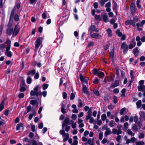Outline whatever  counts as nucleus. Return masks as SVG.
Instances as JSON below:
<instances>
[{
  "instance_id": "25",
  "label": "nucleus",
  "mask_w": 145,
  "mask_h": 145,
  "mask_svg": "<svg viewBox=\"0 0 145 145\" xmlns=\"http://www.w3.org/2000/svg\"><path fill=\"white\" fill-rule=\"evenodd\" d=\"M103 20L105 22H107L108 21V16L106 14H105L103 15Z\"/></svg>"
},
{
  "instance_id": "26",
  "label": "nucleus",
  "mask_w": 145,
  "mask_h": 145,
  "mask_svg": "<svg viewBox=\"0 0 145 145\" xmlns=\"http://www.w3.org/2000/svg\"><path fill=\"white\" fill-rule=\"evenodd\" d=\"M5 55H7L8 57H11L12 55V54L10 51L5 52Z\"/></svg>"
},
{
  "instance_id": "33",
  "label": "nucleus",
  "mask_w": 145,
  "mask_h": 145,
  "mask_svg": "<svg viewBox=\"0 0 145 145\" xmlns=\"http://www.w3.org/2000/svg\"><path fill=\"white\" fill-rule=\"evenodd\" d=\"M128 123L127 122L125 123L123 125V130L125 131L127 129H128Z\"/></svg>"
},
{
  "instance_id": "30",
  "label": "nucleus",
  "mask_w": 145,
  "mask_h": 145,
  "mask_svg": "<svg viewBox=\"0 0 145 145\" xmlns=\"http://www.w3.org/2000/svg\"><path fill=\"white\" fill-rule=\"evenodd\" d=\"M136 104L137 105V108H139L142 105L141 100H139L137 102Z\"/></svg>"
},
{
  "instance_id": "39",
  "label": "nucleus",
  "mask_w": 145,
  "mask_h": 145,
  "mask_svg": "<svg viewBox=\"0 0 145 145\" xmlns=\"http://www.w3.org/2000/svg\"><path fill=\"white\" fill-rule=\"evenodd\" d=\"M116 33L119 37L121 36L122 35V33L120 31V30L119 29H117L116 31Z\"/></svg>"
},
{
  "instance_id": "14",
  "label": "nucleus",
  "mask_w": 145,
  "mask_h": 145,
  "mask_svg": "<svg viewBox=\"0 0 145 145\" xmlns=\"http://www.w3.org/2000/svg\"><path fill=\"white\" fill-rule=\"evenodd\" d=\"M78 123L79 124V127L82 128L84 126L83 123V120L82 119H78Z\"/></svg>"
},
{
  "instance_id": "62",
  "label": "nucleus",
  "mask_w": 145,
  "mask_h": 145,
  "mask_svg": "<svg viewBox=\"0 0 145 145\" xmlns=\"http://www.w3.org/2000/svg\"><path fill=\"white\" fill-rule=\"evenodd\" d=\"M121 138V135H118L117 137L116 138V140L118 142H120V140Z\"/></svg>"
},
{
  "instance_id": "46",
  "label": "nucleus",
  "mask_w": 145,
  "mask_h": 145,
  "mask_svg": "<svg viewBox=\"0 0 145 145\" xmlns=\"http://www.w3.org/2000/svg\"><path fill=\"white\" fill-rule=\"evenodd\" d=\"M113 102L114 103H116L118 102V99L117 97L114 96L113 97Z\"/></svg>"
},
{
  "instance_id": "59",
  "label": "nucleus",
  "mask_w": 145,
  "mask_h": 145,
  "mask_svg": "<svg viewBox=\"0 0 145 145\" xmlns=\"http://www.w3.org/2000/svg\"><path fill=\"white\" fill-rule=\"evenodd\" d=\"M24 96V95L23 93H20L18 95V97L20 99L23 98Z\"/></svg>"
},
{
  "instance_id": "17",
  "label": "nucleus",
  "mask_w": 145,
  "mask_h": 145,
  "mask_svg": "<svg viewBox=\"0 0 145 145\" xmlns=\"http://www.w3.org/2000/svg\"><path fill=\"white\" fill-rule=\"evenodd\" d=\"M82 90L85 94H86L87 95H89V93L87 90L86 86L85 85H83L82 86Z\"/></svg>"
},
{
  "instance_id": "13",
  "label": "nucleus",
  "mask_w": 145,
  "mask_h": 145,
  "mask_svg": "<svg viewBox=\"0 0 145 145\" xmlns=\"http://www.w3.org/2000/svg\"><path fill=\"white\" fill-rule=\"evenodd\" d=\"M136 46V42L134 40H133L128 46V49H131L134 47Z\"/></svg>"
},
{
  "instance_id": "44",
  "label": "nucleus",
  "mask_w": 145,
  "mask_h": 145,
  "mask_svg": "<svg viewBox=\"0 0 145 145\" xmlns=\"http://www.w3.org/2000/svg\"><path fill=\"white\" fill-rule=\"evenodd\" d=\"M108 1V0H101L100 1L101 5L103 6L105 4V3Z\"/></svg>"
},
{
  "instance_id": "2",
  "label": "nucleus",
  "mask_w": 145,
  "mask_h": 145,
  "mask_svg": "<svg viewBox=\"0 0 145 145\" xmlns=\"http://www.w3.org/2000/svg\"><path fill=\"white\" fill-rule=\"evenodd\" d=\"M144 80H141L139 81L138 84L140 85L137 86V88L138 91H144L143 95L145 96V86L144 85Z\"/></svg>"
},
{
  "instance_id": "55",
  "label": "nucleus",
  "mask_w": 145,
  "mask_h": 145,
  "mask_svg": "<svg viewBox=\"0 0 145 145\" xmlns=\"http://www.w3.org/2000/svg\"><path fill=\"white\" fill-rule=\"evenodd\" d=\"M62 95L64 99H66L67 98V94L65 92H63V93Z\"/></svg>"
},
{
  "instance_id": "35",
  "label": "nucleus",
  "mask_w": 145,
  "mask_h": 145,
  "mask_svg": "<svg viewBox=\"0 0 145 145\" xmlns=\"http://www.w3.org/2000/svg\"><path fill=\"white\" fill-rule=\"evenodd\" d=\"M127 47H128V46L126 45V42H123L121 44V47L122 49H124L127 48Z\"/></svg>"
},
{
  "instance_id": "43",
  "label": "nucleus",
  "mask_w": 145,
  "mask_h": 145,
  "mask_svg": "<svg viewBox=\"0 0 145 145\" xmlns=\"http://www.w3.org/2000/svg\"><path fill=\"white\" fill-rule=\"evenodd\" d=\"M136 26L137 27V29L138 31H141L142 30V29L140 27V24L139 23H138L136 24Z\"/></svg>"
},
{
  "instance_id": "15",
  "label": "nucleus",
  "mask_w": 145,
  "mask_h": 145,
  "mask_svg": "<svg viewBox=\"0 0 145 145\" xmlns=\"http://www.w3.org/2000/svg\"><path fill=\"white\" fill-rule=\"evenodd\" d=\"M111 6V3L110 2H108L105 5V7L106 8V10L107 12H109L110 11L111 9L110 7Z\"/></svg>"
},
{
  "instance_id": "49",
  "label": "nucleus",
  "mask_w": 145,
  "mask_h": 145,
  "mask_svg": "<svg viewBox=\"0 0 145 145\" xmlns=\"http://www.w3.org/2000/svg\"><path fill=\"white\" fill-rule=\"evenodd\" d=\"M103 132H100L99 133V138L100 140H101L103 137Z\"/></svg>"
},
{
  "instance_id": "63",
  "label": "nucleus",
  "mask_w": 145,
  "mask_h": 145,
  "mask_svg": "<svg viewBox=\"0 0 145 145\" xmlns=\"http://www.w3.org/2000/svg\"><path fill=\"white\" fill-rule=\"evenodd\" d=\"M138 18L137 16H135L133 18V20L134 23H136L138 21Z\"/></svg>"
},
{
  "instance_id": "50",
  "label": "nucleus",
  "mask_w": 145,
  "mask_h": 145,
  "mask_svg": "<svg viewBox=\"0 0 145 145\" xmlns=\"http://www.w3.org/2000/svg\"><path fill=\"white\" fill-rule=\"evenodd\" d=\"M14 20L16 22H18L19 20V18L18 15L17 14H15L14 16Z\"/></svg>"
},
{
  "instance_id": "8",
  "label": "nucleus",
  "mask_w": 145,
  "mask_h": 145,
  "mask_svg": "<svg viewBox=\"0 0 145 145\" xmlns=\"http://www.w3.org/2000/svg\"><path fill=\"white\" fill-rule=\"evenodd\" d=\"M80 78L82 83L87 84V83L88 79L87 77L83 76L81 74H80Z\"/></svg>"
},
{
  "instance_id": "64",
  "label": "nucleus",
  "mask_w": 145,
  "mask_h": 145,
  "mask_svg": "<svg viewBox=\"0 0 145 145\" xmlns=\"http://www.w3.org/2000/svg\"><path fill=\"white\" fill-rule=\"evenodd\" d=\"M144 134L143 133H141L138 136V138L139 139H141L144 138Z\"/></svg>"
},
{
  "instance_id": "47",
  "label": "nucleus",
  "mask_w": 145,
  "mask_h": 145,
  "mask_svg": "<svg viewBox=\"0 0 145 145\" xmlns=\"http://www.w3.org/2000/svg\"><path fill=\"white\" fill-rule=\"evenodd\" d=\"M32 79L30 77H28L27 79V82L28 84H30L31 83Z\"/></svg>"
},
{
  "instance_id": "37",
  "label": "nucleus",
  "mask_w": 145,
  "mask_h": 145,
  "mask_svg": "<svg viewBox=\"0 0 145 145\" xmlns=\"http://www.w3.org/2000/svg\"><path fill=\"white\" fill-rule=\"evenodd\" d=\"M13 21V18H10L9 21V23L8 24V26H11L12 23Z\"/></svg>"
},
{
  "instance_id": "27",
  "label": "nucleus",
  "mask_w": 145,
  "mask_h": 145,
  "mask_svg": "<svg viewBox=\"0 0 145 145\" xmlns=\"http://www.w3.org/2000/svg\"><path fill=\"white\" fill-rule=\"evenodd\" d=\"M5 105L4 101H3L0 104V111H1L3 109Z\"/></svg>"
},
{
  "instance_id": "51",
  "label": "nucleus",
  "mask_w": 145,
  "mask_h": 145,
  "mask_svg": "<svg viewBox=\"0 0 145 145\" xmlns=\"http://www.w3.org/2000/svg\"><path fill=\"white\" fill-rule=\"evenodd\" d=\"M26 86H23L20 89V91L21 92H24L26 90Z\"/></svg>"
},
{
  "instance_id": "28",
  "label": "nucleus",
  "mask_w": 145,
  "mask_h": 145,
  "mask_svg": "<svg viewBox=\"0 0 145 145\" xmlns=\"http://www.w3.org/2000/svg\"><path fill=\"white\" fill-rule=\"evenodd\" d=\"M127 133L131 135V136L132 137V136H133L135 135V133H133L132 131H131V130L130 129H128L127 131Z\"/></svg>"
},
{
  "instance_id": "42",
  "label": "nucleus",
  "mask_w": 145,
  "mask_h": 145,
  "mask_svg": "<svg viewBox=\"0 0 145 145\" xmlns=\"http://www.w3.org/2000/svg\"><path fill=\"white\" fill-rule=\"evenodd\" d=\"M145 144L143 141H137L136 142V145H144Z\"/></svg>"
},
{
  "instance_id": "16",
  "label": "nucleus",
  "mask_w": 145,
  "mask_h": 145,
  "mask_svg": "<svg viewBox=\"0 0 145 145\" xmlns=\"http://www.w3.org/2000/svg\"><path fill=\"white\" fill-rule=\"evenodd\" d=\"M118 8V5L117 3L115 2H113V9L114 11L115 12L117 15V8Z\"/></svg>"
},
{
  "instance_id": "9",
  "label": "nucleus",
  "mask_w": 145,
  "mask_h": 145,
  "mask_svg": "<svg viewBox=\"0 0 145 145\" xmlns=\"http://www.w3.org/2000/svg\"><path fill=\"white\" fill-rule=\"evenodd\" d=\"M90 35L91 38L96 39H101L102 37L101 35L97 33H92Z\"/></svg>"
},
{
  "instance_id": "5",
  "label": "nucleus",
  "mask_w": 145,
  "mask_h": 145,
  "mask_svg": "<svg viewBox=\"0 0 145 145\" xmlns=\"http://www.w3.org/2000/svg\"><path fill=\"white\" fill-rule=\"evenodd\" d=\"M130 9L131 14L133 15H135V13L137 12V9L136 5L133 3H132L131 4L130 6Z\"/></svg>"
},
{
  "instance_id": "21",
  "label": "nucleus",
  "mask_w": 145,
  "mask_h": 145,
  "mask_svg": "<svg viewBox=\"0 0 145 145\" xmlns=\"http://www.w3.org/2000/svg\"><path fill=\"white\" fill-rule=\"evenodd\" d=\"M32 145H43L41 142H39L37 143L35 140H33L32 141Z\"/></svg>"
},
{
  "instance_id": "12",
  "label": "nucleus",
  "mask_w": 145,
  "mask_h": 145,
  "mask_svg": "<svg viewBox=\"0 0 145 145\" xmlns=\"http://www.w3.org/2000/svg\"><path fill=\"white\" fill-rule=\"evenodd\" d=\"M63 36V35L61 33H59V34L57 36V40L56 42L57 43H59L60 44L62 42Z\"/></svg>"
},
{
  "instance_id": "36",
  "label": "nucleus",
  "mask_w": 145,
  "mask_h": 145,
  "mask_svg": "<svg viewBox=\"0 0 145 145\" xmlns=\"http://www.w3.org/2000/svg\"><path fill=\"white\" fill-rule=\"evenodd\" d=\"M130 75L131 76V79L132 80H134L135 78V77L134 75V72L133 71L131 70L130 71Z\"/></svg>"
},
{
  "instance_id": "18",
  "label": "nucleus",
  "mask_w": 145,
  "mask_h": 145,
  "mask_svg": "<svg viewBox=\"0 0 145 145\" xmlns=\"http://www.w3.org/2000/svg\"><path fill=\"white\" fill-rule=\"evenodd\" d=\"M133 53L136 57H137L138 56L139 51L138 50V48L137 47H136L133 49Z\"/></svg>"
},
{
  "instance_id": "61",
  "label": "nucleus",
  "mask_w": 145,
  "mask_h": 145,
  "mask_svg": "<svg viewBox=\"0 0 145 145\" xmlns=\"http://www.w3.org/2000/svg\"><path fill=\"white\" fill-rule=\"evenodd\" d=\"M31 105L28 106L27 108V112L28 113L30 112L31 110Z\"/></svg>"
},
{
  "instance_id": "31",
  "label": "nucleus",
  "mask_w": 145,
  "mask_h": 145,
  "mask_svg": "<svg viewBox=\"0 0 145 145\" xmlns=\"http://www.w3.org/2000/svg\"><path fill=\"white\" fill-rule=\"evenodd\" d=\"M23 125L22 123H20L17 124L16 129L17 130H19L21 127H23Z\"/></svg>"
},
{
  "instance_id": "4",
  "label": "nucleus",
  "mask_w": 145,
  "mask_h": 145,
  "mask_svg": "<svg viewBox=\"0 0 145 145\" xmlns=\"http://www.w3.org/2000/svg\"><path fill=\"white\" fill-rule=\"evenodd\" d=\"M43 38L42 37H38L35 42V48L36 50H37L40 45L42 44V41Z\"/></svg>"
},
{
  "instance_id": "11",
  "label": "nucleus",
  "mask_w": 145,
  "mask_h": 145,
  "mask_svg": "<svg viewBox=\"0 0 145 145\" xmlns=\"http://www.w3.org/2000/svg\"><path fill=\"white\" fill-rule=\"evenodd\" d=\"M69 119L68 118H67L64 120L63 122L62 123V130H64V127L65 126H67L69 123Z\"/></svg>"
},
{
  "instance_id": "41",
  "label": "nucleus",
  "mask_w": 145,
  "mask_h": 145,
  "mask_svg": "<svg viewBox=\"0 0 145 145\" xmlns=\"http://www.w3.org/2000/svg\"><path fill=\"white\" fill-rule=\"evenodd\" d=\"M126 110V108H122L120 112V114L121 115H122L123 114H125V112Z\"/></svg>"
},
{
  "instance_id": "3",
  "label": "nucleus",
  "mask_w": 145,
  "mask_h": 145,
  "mask_svg": "<svg viewBox=\"0 0 145 145\" xmlns=\"http://www.w3.org/2000/svg\"><path fill=\"white\" fill-rule=\"evenodd\" d=\"M59 133L63 135V142L66 141L68 140L69 138V135L68 133H65L64 130H60Z\"/></svg>"
},
{
  "instance_id": "1",
  "label": "nucleus",
  "mask_w": 145,
  "mask_h": 145,
  "mask_svg": "<svg viewBox=\"0 0 145 145\" xmlns=\"http://www.w3.org/2000/svg\"><path fill=\"white\" fill-rule=\"evenodd\" d=\"M18 24L19 23H18L17 25L15 26L14 30L12 27H9L7 29L6 32L7 34L11 35L13 32L12 37L17 35L20 31V27Z\"/></svg>"
},
{
  "instance_id": "22",
  "label": "nucleus",
  "mask_w": 145,
  "mask_h": 145,
  "mask_svg": "<svg viewBox=\"0 0 145 145\" xmlns=\"http://www.w3.org/2000/svg\"><path fill=\"white\" fill-rule=\"evenodd\" d=\"M98 76L100 78H103L105 75L104 73L102 72L99 71L97 74Z\"/></svg>"
},
{
  "instance_id": "24",
  "label": "nucleus",
  "mask_w": 145,
  "mask_h": 145,
  "mask_svg": "<svg viewBox=\"0 0 145 145\" xmlns=\"http://www.w3.org/2000/svg\"><path fill=\"white\" fill-rule=\"evenodd\" d=\"M108 37H111L112 36V33L111 30L110 29H108L106 30Z\"/></svg>"
},
{
  "instance_id": "34",
  "label": "nucleus",
  "mask_w": 145,
  "mask_h": 145,
  "mask_svg": "<svg viewBox=\"0 0 145 145\" xmlns=\"http://www.w3.org/2000/svg\"><path fill=\"white\" fill-rule=\"evenodd\" d=\"M16 9V8L15 7H14V8L12 10L11 13L10 14V18H13Z\"/></svg>"
},
{
  "instance_id": "10",
  "label": "nucleus",
  "mask_w": 145,
  "mask_h": 145,
  "mask_svg": "<svg viewBox=\"0 0 145 145\" xmlns=\"http://www.w3.org/2000/svg\"><path fill=\"white\" fill-rule=\"evenodd\" d=\"M125 24L127 25H131L134 27L136 26V25L134 22L133 21L131 20H127L125 21Z\"/></svg>"
},
{
  "instance_id": "38",
  "label": "nucleus",
  "mask_w": 145,
  "mask_h": 145,
  "mask_svg": "<svg viewBox=\"0 0 145 145\" xmlns=\"http://www.w3.org/2000/svg\"><path fill=\"white\" fill-rule=\"evenodd\" d=\"M114 50H112L110 52L109 54L110 56V57L112 58V59L113 58L114 56Z\"/></svg>"
},
{
  "instance_id": "56",
  "label": "nucleus",
  "mask_w": 145,
  "mask_h": 145,
  "mask_svg": "<svg viewBox=\"0 0 145 145\" xmlns=\"http://www.w3.org/2000/svg\"><path fill=\"white\" fill-rule=\"evenodd\" d=\"M95 19L99 20H101V18L99 15H95Z\"/></svg>"
},
{
  "instance_id": "29",
  "label": "nucleus",
  "mask_w": 145,
  "mask_h": 145,
  "mask_svg": "<svg viewBox=\"0 0 145 145\" xmlns=\"http://www.w3.org/2000/svg\"><path fill=\"white\" fill-rule=\"evenodd\" d=\"M139 114L140 117L144 119L145 120V113L142 111H140L139 112Z\"/></svg>"
},
{
  "instance_id": "7",
  "label": "nucleus",
  "mask_w": 145,
  "mask_h": 145,
  "mask_svg": "<svg viewBox=\"0 0 145 145\" xmlns=\"http://www.w3.org/2000/svg\"><path fill=\"white\" fill-rule=\"evenodd\" d=\"M89 31L90 32V34L91 35L92 34L94 31L97 33L99 32V30L96 29V27L95 25H92L89 27Z\"/></svg>"
},
{
  "instance_id": "57",
  "label": "nucleus",
  "mask_w": 145,
  "mask_h": 145,
  "mask_svg": "<svg viewBox=\"0 0 145 145\" xmlns=\"http://www.w3.org/2000/svg\"><path fill=\"white\" fill-rule=\"evenodd\" d=\"M75 95L73 93H72L71 94L70 99L71 100L74 99L75 97Z\"/></svg>"
},
{
  "instance_id": "54",
  "label": "nucleus",
  "mask_w": 145,
  "mask_h": 145,
  "mask_svg": "<svg viewBox=\"0 0 145 145\" xmlns=\"http://www.w3.org/2000/svg\"><path fill=\"white\" fill-rule=\"evenodd\" d=\"M30 103L31 105H35L37 103V101L34 100H32L30 101Z\"/></svg>"
},
{
  "instance_id": "53",
  "label": "nucleus",
  "mask_w": 145,
  "mask_h": 145,
  "mask_svg": "<svg viewBox=\"0 0 145 145\" xmlns=\"http://www.w3.org/2000/svg\"><path fill=\"white\" fill-rule=\"evenodd\" d=\"M48 84H44L42 86V89L43 90H45L48 88Z\"/></svg>"
},
{
  "instance_id": "32",
  "label": "nucleus",
  "mask_w": 145,
  "mask_h": 145,
  "mask_svg": "<svg viewBox=\"0 0 145 145\" xmlns=\"http://www.w3.org/2000/svg\"><path fill=\"white\" fill-rule=\"evenodd\" d=\"M78 100V107L79 108L82 107L83 106V104L82 103L81 100L80 99H79Z\"/></svg>"
},
{
  "instance_id": "20",
  "label": "nucleus",
  "mask_w": 145,
  "mask_h": 145,
  "mask_svg": "<svg viewBox=\"0 0 145 145\" xmlns=\"http://www.w3.org/2000/svg\"><path fill=\"white\" fill-rule=\"evenodd\" d=\"M106 131L105 133V136L107 137L108 135L111 134V130L109 128H106Z\"/></svg>"
},
{
  "instance_id": "48",
  "label": "nucleus",
  "mask_w": 145,
  "mask_h": 145,
  "mask_svg": "<svg viewBox=\"0 0 145 145\" xmlns=\"http://www.w3.org/2000/svg\"><path fill=\"white\" fill-rule=\"evenodd\" d=\"M99 71L97 69H94L93 70V74L96 75L97 74H98Z\"/></svg>"
},
{
  "instance_id": "23",
  "label": "nucleus",
  "mask_w": 145,
  "mask_h": 145,
  "mask_svg": "<svg viewBox=\"0 0 145 145\" xmlns=\"http://www.w3.org/2000/svg\"><path fill=\"white\" fill-rule=\"evenodd\" d=\"M116 124L113 120H111L109 123V125L111 127H113L116 126Z\"/></svg>"
},
{
  "instance_id": "60",
  "label": "nucleus",
  "mask_w": 145,
  "mask_h": 145,
  "mask_svg": "<svg viewBox=\"0 0 145 145\" xmlns=\"http://www.w3.org/2000/svg\"><path fill=\"white\" fill-rule=\"evenodd\" d=\"M93 93L96 95L99 96V93L97 89L94 90L93 91Z\"/></svg>"
},
{
  "instance_id": "6",
  "label": "nucleus",
  "mask_w": 145,
  "mask_h": 145,
  "mask_svg": "<svg viewBox=\"0 0 145 145\" xmlns=\"http://www.w3.org/2000/svg\"><path fill=\"white\" fill-rule=\"evenodd\" d=\"M39 88V86H37L33 88V90L31 91L30 94L31 96L36 95L37 97L39 95V94L38 93V91Z\"/></svg>"
},
{
  "instance_id": "45",
  "label": "nucleus",
  "mask_w": 145,
  "mask_h": 145,
  "mask_svg": "<svg viewBox=\"0 0 145 145\" xmlns=\"http://www.w3.org/2000/svg\"><path fill=\"white\" fill-rule=\"evenodd\" d=\"M101 119L103 121H104L106 119V116L105 114H102L101 116Z\"/></svg>"
},
{
  "instance_id": "19",
  "label": "nucleus",
  "mask_w": 145,
  "mask_h": 145,
  "mask_svg": "<svg viewBox=\"0 0 145 145\" xmlns=\"http://www.w3.org/2000/svg\"><path fill=\"white\" fill-rule=\"evenodd\" d=\"M36 71L35 69H33L29 71L27 73V75L33 76L35 73Z\"/></svg>"
},
{
  "instance_id": "58",
  "label": "nucleus",
  "mask_w": 145,
  "mask_h": 145,
  "mask_svg": "<svg viewBox=\"0 0 145 145\" xmlns=\"http://www.w3.org/2000/svg\"><path fill=\"white\" fill-rule=\"evenodd\" d=\"M116 20V18H114L111 19V20L110 21V22L111 24H113L115 23Z\"/></svg>"
},
{
  "instance_id": "40",
  "label": "nucleus",
  "mask_w": 145,
  "mask_h": 145,
  "mask_svg": "<svg viewBox=\"0 0 145 145\" xmlns=\"http://www.w3.org/2000/svg\"><path fill=\"white\" fill-rule=\"evenodd\" d=\"M126 91V89H125V88H123L121 92L122 94H121V97H124L125 96Z\"/></svg>"
},
{
  "instance_id": "52",
  "label": "nucleus",
  "mask_w": 145,
  "mask_h": 145,
  "mask_svg": "<svg viewBox=\"0 0 145 145\" xmlns=\"http://www.w3.org/2000/svg\"><path fill=\"white\" fill-rule=\"evenodd\" d=\"M35 74L34 78L36 79H38L39 76V73L38 72L36 73L35 72Z\"/></svg>"
}]
</instances>
